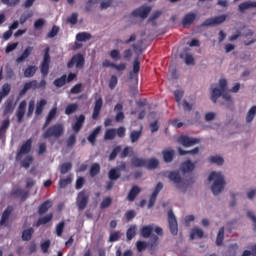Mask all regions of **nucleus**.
<instances>
[{
  "label": "nucleus",
  "mask_w": 256,
  "mask_h": 256,
  "mask_svg": "<svg viewBox=\"0 0 256 256\" xmlns=\"http://www.w3.org/2000/svg\"><path fill=\"white\" fill-rule=\"evenodd\" d=\"M180 169L182 173H191V171L195 170V163L191 162V160H186L182 163Z\"/></svg>",
  "instance_id": "obj_20"
},
{
  "label": "nucleus",
  "mask_w": 256,
  "mask_h": 256,
  "mask_svg": "<svg viewBox=\"0 0 256 256\" xmlns=\"http://www.w3.org/2000/svg\"><path fill=\"white\" fill-rule=\"evenodd\" d=\"M101 109H103V98L98 97L94 102V108L92 113V119L94 121H97V119H99V115H101Z\"/></svg>",
  "instance_id": "obj_12"
},
{
  "label": "nucleus",
  "mask_w": 256,
  "mask_h": 256,
  "mask_svg": "<svg viewBox=\"0 0 256 256\" xmlns=\"http://www.w3.org/2000/svg\"><path fill=\"white\" fill-rule=\"evenodd\" d=\"M168 179L174 183L177 189H183L185 182L183 181L181 174H179V171H170L168 174Z\"/></svg>",
  "instance_id": "obj_8"
},
{
  "label": "nucleus",
  "mask_w": 256,
  "mask_h": 256,
  "mask_svg": "<svg viewBox=\"0 0 256 256\" xmlns=\"http://www.w3.org/2000/svg\"><path fill=\"white\" fill-rule=\"evenodd\" d=\"M31 163H33L32 156H26L24 160L21 161V165L24 167V169H29V167H31Z\"/></svg>",
  "instance_id": "obj_53"
},
{
  "label": "nucleus",
  "mask_w": 256,
  "mask_h": 256,
  "mask_svg": "<svg viewBox=\"0 0 256 256\" xmlns=\"http://www.w3.org/2000/svg\"><path fill=\"white\" fill-rule=\"evenodd\" d=\"M251 251L244 250L241 256H256V244L250 247Z\"/></svg>",
  "instance_id": "obj_62"
},
{
  "label": "nucleus",
  "mask_w": 256,
  "mask_h": 256,
  "mask_svg": "<svg viewBox=\"0 0 256 256\" xmlns=\"http://www.w3.org/2000/svg\"><path fill=\"white\" fill-rule=\"evenodd\" d=\"M157 167H159V160H157V158H152L147 160V164H146V168L153 170V169H157Z\"/></svg>",
  "instance_id": "obj_48"
},
{
  "label": "nucleus",
  "mask_w": 256,
  "mask_h": 256,
  "mask_svg": "<svg viewBox=\"0 0 256 256\" xmlns=\"http://www.w3.org/2000/svg\"><path fill=\"white\" fill-rule=\"evenodd\" d=\"M82 87H83L82 83H78L74 85L70 90L71 95H79V93H81Z\"/></svg>",
  "instance_id": "obj_57"
},
{
  "label": "nucleus",
  "mask_w": 256,
  "mask_h": 256,
  "mask_svg": "<svg viewBox=\"0 0 256 256\" xmlns=\"http://www.w3.org/2000/svg\"><path fill=\"white\" fill-rule=\"evenodd\" d=\"M29 89H39V83L37 82V80L26 82L24 84L23 89L20 90V93H19L20 97H23V95H25V93H27Z\"/></svg>",
  "instance_id": "obj_16"
},
{
  "label": "nucleus",
  "mask_w": 256,
  "mask_h": 256,
  "mask_svg": "<svg viewBox=\"0 0 256 256\" xmlns=\"http://www.w3.org/2000/svg\"><path fill=\"white\" fill-rule=\"evenodd\" d=\"M31 17H33V12L31 11H25L24 13H22L19 18L20 25H24V23H27V21H29Z\"/></svg>",
  "instance_id": "obj_36"
},
{
  "label": "nucleus",
  "mask_w": 256,
  "mask_h": 256,
  "mask_svg": "<svg viewBox=\"0 0 256 256\" xmlns=\"http://www.w3.org/2000/svg\"><path fill=\"white\" fill-rule=\"evenodd\" d=\"M78 109H79V105L77 103L69 104L65 109V114L73 115V113H75V111H77Z\"/></svg>",
  "instance_id": "obj_49"
},
{
  "label": "nucleus",
  "mask_w": 256,
  "mask_h": 256,
  "mask_svg": "<svg viewBox=\"0 0 256 256\" xmlns=\"http://www.w3.org/2000/svg\"><path fill=\"white\" fill-rule=\"evenodd\" d=\"M55 117H57V106H54L48 113L46 120L43 124L42 129H47V127H49V125H51V121H53V119H55Z\"/></svg>",
  "instance_id": "obj_18"
},
{
  "label": "nucleus",
  "mask_w": 256,
  "mask_h": 256,
  "mask_svg": "<svg viewBox=\"0 0 256 256\" xmlns=\"http://www.w3.org/2000/svg\"><path fill=\"white\" fill-rule=\"evenodd\" d=\"M135 235H137V226L132 225L128 228L127 232H126V237L128 241H131Z\"/></svg>",
  "instance_id": "obj_43"
},
{
  "label": "nucleus",
  "mask_w": 256,
  "mask_h": 256,
  "mask_svg": "<svg viewBox=\"0 0 256 256\" xmlns=\"http://www.w3.org/2000/svg\"><path fill=\"white\" fill-rule=\"evenodd\" d=\"M180 59H184V63L187 65H195V58L191 53L180 54Z\"/></svg>",
  "instance_id": "obj_30"
},
{
  "label": "nucleus",
  "mask_w": 256,
  "mask_h": 256,
  "mask_svg": "<svg viewBox=\"0 0 256 256\" xmlns=\"http://www.w3.org/2000/svg\"><path fill=\"white\" fill-rule=\"evenodd\" d=\"M51 48L47 46L44 50L43 60L40 64V73L43 79L38 83V89H45L47 87V81L45 77L49 75V66L51 65V55L49 54Z\"/></svg>",
  "instance_id": "obj_1"
},
{
  "label": "nucleus",
  "mask_w": 256,
  "mask_h": 256,
  "mask_svg": "<svg viewBox=\"0 0 256 256\" xmlns=\"http://www.w3.org/2000/svg\"><path fill=\"white\" fill-rule=\"evenodd\" d=\"M111 203H113V199L108 196L102 200V202L100 204V208L107 209V207H111Z\"/></svg>",
  "instance_id": "obj_54"
},
{
  "label": "nucleus",
  "mask_w": 256,
  "mask_h": 256,
  "mask_svg": "<svg viewBox=\"0 0 256 256\" xmlns=\"http://www.w3.org/2000/svg\"><path fill=\"white\" fill-rule=\"evenodd\" d=\"M99 133H101V126H97L88 136V141L91 143V145H95L97 143V137L99 136Z\"/></svg>",
  "instance_id": "obj_21"
},
{
  "label": "nucleus",
  "mask_w": 256,
  "mask_h": 256,
  "mask_svg": "<svg viewBox=\"0 0 256 256\" xmlns=\"http://www.w3.org/2000/svg\"><path fill=\"white\" fill-rule=\"evenodd\" d=\"M139 193H141V188H139V186H133L128 193L127 199L130 202H133L137 199V195H139Z\"/></svg>",
  "instance_id": "obj_25"
},
{
  "label": "nucleus",
  "mask_w": 256,
  "mask_h": 256,
  "mask_svg": "<svg viewBox=\"0 0 256 256\" xmlns=\"http://www.w3.org/2000/svg\"><path fill=\"white\" fill-rule=\"evenodd\" d=\"M108 177L110 181H117L121 177V172L116 168H112L108 173Z\"/></svg>",
  "instance_id": "obj_39"
},
{
  "label": "nucleus",
  "mask_w": 256,
  "mask_h": 256,
  "mask_svg": "<svg viewBox=\"0 0 256 256\" xmlns=\"http://www.w3.org/2000/svg\"><path fill=\"white\" fill-rule=\"evenodd\" d=\"M224 239H225V227H221L218 231L217 238H216L217 247H221V245H223Z\"/></svg>",
  "instance_id": "obj_31"
},
{
  "label": "nucleus",
  "mask_w": 256,
  "mask_h": 256,
  "mask_svg": "<svg viewBox=\"0 0 256 256\" xmlns=\"http://www.w3.org/2000/svg\"><path fill=\"white\" fill-rule=\"evenodd\" d=\"M53 85L57 89H61V87H65V85H67V74H63L61 77L56 78L53 81Z\"/></svg>",
  "instance_id": "obj_24"
},
{
  "label": "nucleus",
  "mask_w": 256,
  "mask_h": 256,
  "mask_svg": "<svg viewBox=\"0 0 256 256\" xmlns=\"http://www.w3.org/2000/svg\"><path fill=\"white\" fill-rule=\"evenodd\" d=\"M168 223H169V230L172 235H177L179 233V227L177 224V218L173 213V210L168 211Z\"/></svg>",
  "instance_id": "obj_9"
},
{
  "label": "nucleus",
  "mask_w": 256,
  "mask_h": 256,
  "mask_svg": "<svg viewBox=\"0 0 256 256\" xmlns=\"http://www.w3.org/2000/svg\"><path fill=\"white\" fill-rule=\"evenodd\" d=\"M51 207H53L51 200H46L39 206L38 213L40 215H45V213H47Z\"/></svg>",
  "instance_id": "obj_23"
},
{
  "label": "nucleus",
  "mask_w": 256,
  "mask_h": 256,
  "mask_svg": "<svg viewBox=\"0 0 256 256\" xmlns=\"http://www.w3.org/2000/svg\"><path fill=\"white\" fill-rule=\"evenodd\" d=\"M219 97H222L224 101H227L228 103H231V105H233V100L228 93H225L221 88H213L211 92V101H213V103H217V99Z\"/></svg>",
  "instance_id": "obj_6"
},
{
  "label": "nucleus",
  "mask_w": 256,
  "mask_h": 256,
  "mask_svg": "<svg viewBox=\"0 0 256 256\" xmlns=\"http://www.w3.org/2000/svg\"><path fill=\"white\" fill-rule=\"evenodd\" d=\"M111 5H113V0H103L100 3V9H101V11H103L105 9H109V7H111Z\"/></svg>",
  "instance_id": "obj_63"
},
{
  "label": "nucleus",
  "mask_w": 256,
  "mask_h": 256,
  "mask_svg": "<svg viewBox=\"0 0 256 256\" xmlns=\"http://www.w3.org/2000/svg\"><path fill=\"white\" fill-rule=\"evenodd\" d=\"M73 169V164L71 162H65L60 166V173L61 175H65L66 173H69Z\"/></svg>",
  "instance_id": "obj_47"
},
{
  "label": "nucleus",
  "mask_w": 256,
  "mask_h": 256,
  "mask_svg": "<svg viewBox=\"0 0 256 256\" xmlns=\"http://www.w3.org/2000/svg\"><path fill=\"white\" fill-rule=\"evenodd\" d=\"M101 173V166L98 163L92 164L90 167V177H97Z\"/></svg>",
  "instance_id": "obj_45"
},
{
  "label": "nucleus",
  "mask_w": 256,
  "mask_h": 256,
  "mask_svg": "<svg viewBox=\"0 0 256 256\" xmlns=\"http://www.w3.org/2000/svg\"><path fill=\"white\" fill-rule=\"evenodd\" d=\"M67 67L68 69H73V67H76V69H83V67H85V56L81 53L73 55L67 63Z\"/></svg>",
  "instance_id": "obj_4"
},
{
  "label": "nucleus",
  "mask_w": 256,
  "mask_h": 256,
  "mask_svg": "<svg viewBox=\"0 0 256 256\" xmlns=\"http://www.w3.org/2000/svg\"><path fill=\"white\" fill-rule=\"evenodd\" d=\"M143 134V131L142 130H133L131 133H130V141L131 143H137V141H139V139H141V135Z\"/></svg>",
  "instance_id": "obj_40"
},
{
  "label": "nucleus",
  "mask_w": 256,
  "mask_h": 256,
  "mask_svg": "<svg viewBox=\"0 0 256 256\" xmlns=\"http://www.w3.org/2000/svg\"><path fill=\"white\" fill-rule=\"evenodd\" d=\"M63 133H65V126L61 123H56L46 129L42 134V137L44 139H51V137L54 139H60V137H63Z\"/></svg>",
  "instance_id": "obj_3"
},
{
  "label": "nucleus",
  "mask_w": 256,
  "mask_h": 256,
  "mask_svg": "<svg viewBox=\"0 0 256 256\" xmlns=\"http://www.w3.org/2000/svg\"><path fill=\"white\" fill-rule=\"evenodd\" d=\"M15 111V107L13 106V101L7 100L4 105V115H11Z\"/></svg>",
  "instance_id": "obj_37"
},
{
  "label": "nucleus",
  "mask_w": 256,
  "mask_h": 256,
  "mask_svg": "<svg viewBox=\"0 0 256 256\" xmlns=\"http://www.w3.org/2000/svg\"><path fill=\"white\" fill-rule=\"evenodd\" d=\"M195 19H197V14L193 12L187 13L182 19L183 27H191L193 23H195Z\"/></svg>",
  "instance_id": "obj_14"
},
{
  "label": "nucleus",
  "mask_w": 256,
  "mask_h": 256,
  "mask_svg": "<svg viewBox=\"0 0 256 256\" xmlns=\"http://www.w3.org/2000/svg\"><path fill=\"white\" fill-rule=\"evenodd\" d=\"M65 230V221H61L56 225V235L61 237L63 235V231Z\"/></svg>",
  "instance_id": "obj_55"
},
{
  "label": "nucleus",
  "mask_w": 256,
  "mask_h": 256,
  "mask_svg": "<svg viewBox=\"0 0 256 256\" xmlns=\"http://www.w3.org/2000/svg\"><path fill=\"white\" fill-rule=\"evenodd\" d=\"M252 8H256V2L246 1V2L240 3L238 6V10L240 11V13H245L247 9H252Z\"/></svg>",
  "instance_id": "obj_22"
},
{
  "label": "nucleus",
  "mask_w": 256,
  "mask_h": 256,
  "mask_svg": "<svg viewBox=\"0 0 256 256\" xmlns=\"http://www.w3.org/2000/svg\"><path fill=\"white\" fill-rule=\"evenodd\" d=\"M11 93V84L5 83L2 86V90L0 91V94L2 97H7Z\"/></svg>",
  "instance_id": "obj_51"
},
{
  "label": "nucleus",
  "mask_w": 256,
  "mask_h": 256,
  "mask_svg": "<svg viewBox=\"0 0 256 256\" xmlns=\"http://www.w3.org/2000/svg\"><path fill=\"white\" fill-rule=\"evenodd\" d=\"M209 161L210 163H215L216 165H223L225 160H223V157L220 156H211Z\"/></svg>",
  "instance_id": "obj_60"
},
{
  "label": "nucleus",
  "mask_w": 256,
  "mask_h": 256,
  "mask_svg": "<svg viewBox=\"0 0 256 256\" xmlns=\"http://www.w3.org/2000/svg\"><path fill=\"white\" fill-rule=\"evenodd\" d=\"M164 163H171L175 158V150L168 148L162 151Z\"/></svg>",
  "instance_id": "obj_19"
},
{
  "label": "nucleus",
  "mask_w": 256,
  "mask_h": 256,
  "mask_svg": "<svg viewBox=\"0 0 256 256\" xmlns=\"http://www.w3.org/2000/svg\"><path fill=\"white\" fill-rule=\"evenodd\" d=\"M116 135H117V130L114 128H110V129L106 130L104 139H105V141H113V139H115Z\"/></svg>",
  "instance_id": "obj_33"
},
{
  "label": "nucleus",
  "mask_w": 256,
  "mask_h": 256,
  "mask_svg": "<svg viewBox=\"0 0 256 256\" xmlns=\"http://www.w3.org/2000/svg\"><path fill=\"white\" fill-rule=\"evenodd\" d=\"M31 51H33V48L31 47H27L24 52L16 59V61L18 63H23V61L25 59H27L29 57V55H31Z\"/></svg>",
  "instance_id": "obj_38"
},
{
  "label": "nucleus",
  "mask_w": 256,
  "mask_h": 256,
  "mask_svg": "<svg viewBox=\"0 0 256 256\" xmlns=\"http://www.w3.org/2000/svg\"><path fill=\"white\" fill-rule=\"evenodd\" d=\"M77 143V135L71 134L66 140V146L68 149H73Z\"/></svg>",
  "instance_id": "obj_41"
},
{
  "label": "nucleus",
  "mask_w": 256,
  "mask_h": 256,
  "mask_svg": "<svg viewBox=\"0 0 256 256\" xmlns=\"http://www.w3.org/2000/svg\"><path fill=\"white\" fill-rule=\"evenodd\" d=\"M47 105V100L41 99L37 104H36V115H42L43 114V109Z\"/></svg>",
  "instance_id": "obj_44"
},
{
  "label": "nucleus",
  "mask_w": 256,
  "mask_h": 256,
  "mask_svg": "<svg viewBox=\"0 0 256 256\" xmlns=\"http://www.w3.org/2000/svg\"><path fill=\"white\" fill-rule=\"evenodd\" d=\"M141 236L144 239H149V237H151V235H153V226L149 225V226H143L141 228Z\"/></svg>",
  "instance_id": "obj_29"
},
{
  "label": "nucleus",
  "mask_w": 256,
  "mask_h": 256,
  "mask_svg": "<svg viewBox=\"0 0 256 256\" xmlns=\"http://www.w3.org/2000/svg\"><path fill=\"white\" fill-rule=\"evenodd\" d=\"M255 115H256V106H252L246 116V121L247 123H251V121H253V119H255Z\"/></svg>",
  "instance_id": "obj_50"
},
{
  "label": "nucleus",
  "mask_w": 256,
  "mask_h": 256,
  "mask_svg": "<svg viewBox=\"0 0 256 256\" xmlns=\"http://www.w3.org/2000/svg\"><path fill=\"white\" fill-rule=\"evenodd\" d=\"M139 71H141V62L139 61V58H135L133 61V73L138 75Z\"/></svg>",
  "instance_id": "obj_58"
},
{
  "label": "nucleus",
  "mask_w": 256,
  "mask_h": 256,
  "mask_svg": "<svg viewBox=\"0 0 256 256\" xmlns=\"http://www.w3.org/2000/svg\"><path fill=\"white\" fill-rule=\"evenodd\" d=\"M33 143V140L29 138L25 143L22 144L20 150L17 152L16 159H21V155H27L28 153H31V145Z\"/></svg>",
  "instance_id": "obj_13"
},
{
  "label": "nucleus",
  "mask_w": 256,
  "mask_h": 256,
  "mask_svg": "<svg viewBox=\"0 0 256 256\" xmlns=\"http://www.w3.org/2000/svg\"><path fill=\"white\" fill-rule=\"evenodd\" d=\"M50 221H53V213H49L44 217H40L36 222V227H41V225H47V223H50Z\"/></svg>",
  "instance_id": "obj_27"
},
{
  "label": "nucleus",
  "mask_w": 256,
  "mask_h": 256,
  "mask_svg": "<svg viewBox=\"0 0 256 256\" xmlns=\"http://www.w3.org/2000/svg\"><path fill=\"white\" fill-rule=\"evenodd\" d=\"M205 233L203 232V229L201 228H194L192 229L191 231V234H190V239L193 241V239H195V237H198V239H203V235Z\"/></svg>",
  "instance_id": "obj_34"
},
{
  "label": "nucleus",
  "mask_w": 256,
  "mask_h": 256,
  "mask_svg": "<svg viewBox=\"0 0 256 256\" xmlns=\"http://www.w3.org/2000/svg\"><path fill=\"white\" fill-rule=\"evenodd\" d=\"M120 151H121V146L114 147V149L112 150V152L109 156L110 161H115V159H117V155H119Z\"/></svg>",
  "instance_id": "obj_56"
},
{
  "label": "nucleus",
  "mask_w": 256,
  "mask_h": 256,
  "mask_svg": "<svg viewBox=\"0 0 256 256\" xmlns=\"http://www.w3.org/2000/svg\"><path fill=\"white\" fill-rule=\"evenodd\" d=\"M71 183H73V177L67 176L66 178H61L58 182V185L60 187V189H65V187H67L68 185H71Z\"/></svg>",
  "instance_id": "obj_32"
},
{
  "label": "nucleus",
  "mask_w": 256,
  "mask_h": 256,
  "mask_svg": "<svg viewBox=\"0 0 256 256\" xmlns=\"http://www.w3.org/2000/svg\"><path fill=\"white\" fill-rule=\"evenodd\" d=\"M227 19L226 15H220L212 18L206 19L202 22L201 27H215L216 25H221V23H225Z\"/></svg>",
  "instance_id": "obj_7"
},
{
  "label": "nucleus",
  "mask_w": 256,
  "mask_h": 256,
  "mask_svg": "<svg viewBox=\"0 0 256 256\" xmlns=\"http://www.w3.org/2000/svg\"><path fill=\"white\" fill-rule=\"evenodd\" d=\"M83 125H85V115L81 114L76 117V122L72 125L74 133H79L83 129Z\"/></svg>",
  "instance_id": "obj_17"
},
{
  "label": "nucleus",
  "mask_w": 256,
  "mask_h": 256,
  "mask_svg": "<svg viewBox=\"0 0 256 256\" xmlns=\"http://www.w3.org/2000/svg\"><path fill=\"white\" fill-rule=\"evenodd\" d=\"M136 249L139 251V253L145 251L147 249V243L145 241H137L136 242Z\"/></svg>",
  "instance_id": "obj_61"
},
{
  "label": "nucleus",
  "mask_w": 256,
  "mask_h": 256,
  "mask_svg": "<svg viewBox=\"0 0 256 256\" xmlns=\"http://www.w3.org/2000/svg\"><path fill=\"white\" fill-rule=\"evenodd\" d=\"M33 233H35V230L33 228H28L26 230H23L22 241H31V237H33Z\"/></svg>",
  "instance_id": "obj_35"
},
{
  "label": "nucleus",
  "mask_w": 256,
  "mask_h": 256,
  "mask_svg": "<svg viewBox=\"0 0 256 256\" xmlns=\"http://www.w3.org/2000/svg\"><path fill=\"white\" fill-rule=\"evenodd\" d=\"M117 76L112 75L108 84L109 89H115V87H117Z\"/></svg>",
  "instance_id": "obj_64"
},
{
  "label": "nucleus",
  "mask_w": 256,
  "mask_h": 256,
  "mask_svg": "<svg viewBox=\"0 0 256 256\" xmlns=\"http://www.w3.org/2000/svg\"><path fill=\"white\" fill-rule=\"evenodd\" d=\"M77 41H89L91 39V34L89 33H78L76 35Z\"/></svg>",
  "instance_id": "obj_59"
},
{
  "label": "nucleus",
  "mask_w": 256,
  "mask_h": 256,
  "mask_svg": "<svg viewBox=\"0 0 256 256\" xmlns=\"http://www.w3.org/2000/svg\"><path fill=\"white\" fill-rule=\"evenodd\" d=\"M12 195H15L16 197H21L22 201H25L27 199L28 193L21 188H16L12 191Z\"/></svg>",
  "instance_id": "obj_46"
},
{
  "label": "nucleus",
  "mask_w": 256,
  "mask_h": 256,
  "mask_svg": "<svg viewBox=\"0 0 256 256\" xmlns=\"http://www.w3.org/2000/svg\"><path fill=\"white\" fill-rule=\"evenodd\" d=\"M132 167H147V159L134 157L131 159Z\"/></svg>",
  "instance_id": "obj_26"
},
{
  "label": "nucleus",
  "mask_w": 256,
  "mask_h": 256,
  "mask_svg": "<svg viewBox=\"0 0 256 256\" xmlns=\"http://www.w3.org/2000/svg\"><path fill=\"white\" fill-rule=\"evenodd\" d=\"M89 197H90V194L85 189L78 193L76 198V205L79 211H83L84 209L87 208V205H89Z\"/></svg>",
  "instance_id": "obj_5"
},
{
  "label": "nucleus",
  "mask_w": 256,
  "mask_h": 256,
  "mask_svg": "<svg viewBox=\"0 0 256 256\" xmlns=\"http://www.w3.org/2000/svg\"><path fill=\"white\" fill-rule=\"evenodd\" d=\"M208 181H214L211 186V191L214 195H219L225 189V177L221 172H212L208 177Z\"/></svg>",
  "instance_id": "obj_2"
},
{
  "label": "nucleus",
  "mask_w": 256,
  "mask_h": 256,
  "mask_svg": "<svg viewBox=\"0 0 256 256\" xmlns=\"http://www.w3.org/2000/svg\"><path fill=\"white\" fill-rule=\"evenodd\" d=\"M178 153L179 155L183 156V155H198L199 153V147H195L192 150H183L182 148H178Z\"/></svg>",
  "instance_id": "obj_42"
},
{
  "label": "nucleus",
  "mask_w": 256,
  "mask_h": 256,
  "mask_svg": "<svg viewBox=\"0 0 256 256\" xmlns=\"http://www.w3.org/2000/svg\"><path fill=\"white\" fill-rule=\"evenodd\" d=\"M3 5H6L7 7H17L19 3H21V0H0Z\"/></svg>",
  "instance_id": "obj_52"
},
{
  "label": "nucleus",
  "mask_w": 256,
  "mask_h": 256,
  "mask_svg": "<svg viewBox=\"0 0 256 256\" xmlns=\"http://www.w3.org/2000/svg\"><path fill=\"white\" fill-rule=\"evenodd\" d=\"M178 143L183 145V147H193V145H198V143H201V139L182 135L178 138Z\"/></svg>",
  "instance_id": "obj_11"
},
{
  "label": "nucleus",
  "mask_w": 256,
  "mask_h": 256,
  "mask_svg": "<svg viewBox=\"0 0 256 256\" xmlns=\"http://www.w3.org/2000/svg\"><path fill=\"white\" fill-rule=\"evenodd\" d=\"M25 109H27V101L23 100L20 102L16 112L18 123H23V118L25 117Z\"/></svg>",
  "instance_id": "obj_15"
},
{
  "label": "nucleus",
  "mask_w": 256,
  "mask_h": 256,
  "mask_svg": "<svg viewBox=\"0 0 256 256\" xmlns=\"http://www.w3.org/2000/svg\"><path fill=\"white\" fill-rule=\"evenodd\" d=\"M37 66L30 65L24 70V77L26 79H30L31 77H35V73H37Z\"/></svg>",
  "instance_id": "obj_28"
},
{
  "label": "nucleus",
  "mask_w": 256,
  "mask_h": 256,
  "mask_svg": "<svg viewBox=\"0 0 256 256\" xmlns=\"http://www.w3.org/2000/svg\"><path fill=\"white\" fill-rule=\"evenodd\" d=\"M151 6H140L132 11V17H139L140 19H147L149 17V13H151Z\"/></svg>",
  "instance_id": "obj_10"
}]
</instances>
